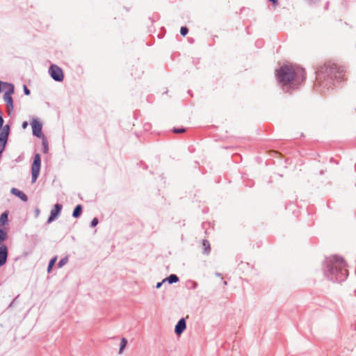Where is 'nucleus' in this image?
I'll return each mask as SVG.
<instances>
[{
	"mask_svg": "<svg viewBox=\"0 0 356 356\" xmlns=\"http://www.w3.org/2000/svg\"><path fill=\"white\" fill-rule=\"evenodd\" d=\"M277 76L282 85H298L305 81V72L300 67L286 65L277 70Z\"/></svg>",
	"mask_w": 356,
	"mask_h": 356,
	"instance_id": "nucleus-1",
	"label": "nucleus"
},
{
	"mask_svg": "<svg viewBox=\"0 0 356 356\" xmlns=\"http://www.w3.org/2000/svg\"><path fill=\"white\" fill-rule=\"evenodd\" d=\"M329 266L331 273H334L337 270H344V274H346L347 273V270L346 269V262L343 261L342 258L337 255H333L329 258Z\"/></svg>",
	"mask_w": 356,
	"mask_h": 356,
	"instance_id": "nucleus-2",
	"label": "nucleus"
},
{
	"mask_svg": "<svg viewBox=\"0 0 356 356\" xmlns=\"http://www.w3.org/2000/svg\"><path fill=\"white\" fill-rule=\"evenodd\" d=\"M41 159L39 154L34 156L33 162L31 166L32 182L35 183L37 180L40 170Z\"/></svg>",
	"mask_w": 356,
	"mask_h": 356,
	"instance_id": "nucleus-3",
	"label": "nucleus"
},
{
	"mask_svg": "<svg viewBox=\"0 0 356 356\" xmlns=\"http://www.w3.org/2000/svg\"><path fill=\"white\" fill-rule=\"evenodd\" d=\"M49 72L51 76L57 81H61L63 80L64 76L61 68L56 65H51L49 67Z\"/></svg>",
	"mask_w": 356,
	"mask_h": 356,
	"instance_id": "nucleus-4",
	"label": "nucleus"
},
{
	"mask_svg": "<svg viewBox=\"0 0 356 356\" xmlns=\"http://www.w3.org/2000/svg\"><path fill=\"white\" fill-rule=\"evenodd\" d=\"M14 90L13 88L10 89L8 91L5 92L3 95V99L7 105L8 111H12L13 109V102L11 97V95L13 93Z\"/></svg>",
	"mask_w": 356,
	"mask_h": 356,
	"instance_id": "nucleus-5",
	"label": "nucleus"
},
{
	"mask_svg": "<svg viewBox=\"0 0 356 356\" xmlns=\"http://www.w3.org/2000/svg\"><path fill=\"white\" fill-rule=\"evenodd\" d=\"M31 126L33 135L39 138L42 137V132L41 123L37 120H33L31 122Z\"/></svg>",
	"mask_w": 356,
	"mask_h": 356,
	"instance_id": "nucleus-6",
	"label": "nucleus"
},
{
	"mask_svg": "<svg viewBox=\"0 0 356 356\" xmlns=\"http://www.w3.org/2000/svg\"><path fill=\"white\" fill-rule=\"evenodd\" d=\"M62 209V205L56 204L54 205V209L51 211L50 216L48 219V223L51 222L60 214Z\"/></svg>",
	"mask_w": 356,
	"mask_h": 356,
	"instance_id": "nucleus-7",
	"label": "nucleus"
},
{
	"mask_svg": "<svg viewBox=\"0 0 356 356\" xmlns=\"http://www.w3.org/2000/svg\"><path fill=\"white\" fill-rule=\"evenodd\" d=\"M8 257V249L6 245L0 247V266L6 264Z\"/></svg>",
	"mask_w": 356,
	"mask_h": 356,
	"instance_id": "nucleus-8",
	"label": "nucleus"
},
{
	"mask_svg": "<svg viewBox=\"0 0 356 356\" xmlns=\"http://www.w3.org/2000/svg\"><path fill=\"white\" fill-rule=\"evenodd\" d=\"M186 329V321L184 318L179 321L175 326V332L177 335H180Z\"/></svg>",
	"mask_w": 356,
	"mask_h": 356,
	"instance_id": "nucleus-9",
	"label": "nucleus"
},
{
	"mask_svg": "<svg viewBox=\"0 0 356 356\" xmlns=\"http://www.w3.org/2000/svg\"><path fill=\"white\" fill-rule=\"evenodd\" d=\"M11 193L13 195L19 197L24 202H26L28 200V197H27L26 195L24 193H23L22 191L18 190L17 188H13L11 189Z\"/></svg>",
	"mask_w": 356,
	"mask_h": 356,
	"instance_id": "nucleus-10",
	"label": "nucleus"
},
{
	"mask_svg": "<svg viewBox=\"0 0 356 356\" xmlns=\"http://www.w3.org/2000/svg\"><path fill=\"white\" fill-rule=\"evenodd\" d=\"M202 246L203 253L208 254L210 252V250H211L210 243H209L208 241L203 240Z\"/></svg>",
	"mask_w": 356,
	"mask_h": 356,
	"instance_id": "nucleus-11",
	"label": "nucleus"
},
{
	"mask_svg": "<svg viewBox=\"0 0 356 356\" xmlns=\"http://www.w3.org/2000/svg\"><path fill=\"white\" fill-rule=\"evenodd\" d=\"M165 281L168 282V283H170V284L175 283L179 281V277L176 275L172 274L168 277H167L163 280V282H165Z\"/></svg>",
	"mask_w": 356,
	"mask_h": 356,
	"instance_id": "nucleus-12",
	"label": "nucleus"
},
{
	"mask_svg": "<svg viewBox=\"0 0 356 356\" xmlns=\"http://www.w3.org/2000/svg\"><path fill=\"white\" fill-rule=\"evenodd\" d=\"M81 211H82V207H81V205H80V204L77 205L75 207V209H74V211H73V213H72L73 217H74V218L79 217V216L81 213Z\"/></svg>",
	"mask_w": 356,
	"mask_h": 356,
	"instance_id": "nucleus-13",
	"label": "nucleus"
},
{
	"mask_svg": "<svg viewBox=\"0 0 356 356\" xmlns=\"http://www.w3.org/2000/svg\"><path fill=\"white\" fill-rule=\"evenodd\" d=\"M127 344V340L125 338H122L120 342V347L119 353L121 354Z\"/></svg>",
	"mask_w": 356,
	"mask_h": 356,
	"instance_id": "nucleus-14",
	"label": "nucleus"
},
{
	"mask_svg": "<svg viewBox=\"0 0 356 356\" xmlns=\"http://www.w3.org/2000/svg\"><path fill=\"white\" fill-rule=\"evenodd\" d=\"M56 261H57L56 257H55L52 259H51V261H49V264L48 269H47L48 273H49L51 270V268L54 266Z\"/></svg>",
	"mask_w": 356,
	"mask_h": 356,
	"instance_id": "nucleus-15",
	"label": "nucleus"
},
{
	"mask_svg": "<svg viewBox=\"0 0 356 356\" xmlns=\"http://www.w3.org/2000/svg\"><path fill=\"white\" fill-rule=\"evenodd\" d=\"M67 261H68V259H67V257L62 259L58 262V267H59V268L63 267L64 265H65V264L67 263Z\"/></svg>",
	"mask_w": 356,
	"mask_h": 356,
	"instance_id": "nucleus-16",
	"label": "nucleus"
},
{
	"mask_svg": "<svg viewBox=\"0 0 356 356\" xmlns=\"http://www.w3.org/2000/svg\"><path fill=\"white\" fill-rule=\"evenodd\" d=\"M188 29L185 26H182L180 29V33L183 36H185L188 33Z\"/></svg>",
	"mask_w": 356,
	"mask_h": 356,
	"instance_id": "nucleus-17",
	"label": "nucleus"
},
{
	"mask_svg": "<svg viewBox=\"0 0 356 356\" xmlns=\"http://www.w3.org/2000/svg\"><path fill=\"white\" fill-rule=\"evenodd\" d=\"M42 145H43V147H44V152L45 153L47 152V151H48V144H47V141L44 138H43V140H42Z\"/></svg>",
	"mask_w": 356,
	"mask_h": 356,
	"instance_id": "nucleus-18",
	"label": "nucleus"
},
{
	"mask_svg": "<svg viewBox=\"0 0 356 356\" xmlns=\"http://www.w3.org/2000/svg\"><path fill=\"white\" fill-rule=\"evenodd\" d=\"M186 131V129L184 128H179V129H174L173 132L175 134H181L184 133Z\"/></svg>",
	"mask_w": 356,
	"mask_h": 356,
	"instance_id": "nucleus-19",
	"label": "nucleus"
},
{
	"mask_svg": "<svg viewBox=\"0 0 356 356\" xmlns=\"http://www.w3.org/2000/svg\"><path fill=\"white\" fill-rule=\"evenodd\" d=\"M98 224L97 218H95L91 222V227H94Z\"/></svg>",
	"mask_w": 356,
	"mask_h": 356,
	"instance_id": "nucleus-20",
	"label": "nucleus"
},
{
	"mask_svg": "<svg viewBox=\"0 0 356 356\" xmlns=\"http://www.w3.org/2000/svg\"><path fill=\"white\" fill-rule=\"evenodd\" d=\"M24 91L25 95H30V90L28 89V88L26 86H24Z\"/></svg>",
	"mask_w": 356,
	"mask_h": 356,
	"instance_id": "nucleus-21",
	"label": "nucleus"
},
{
	"mask_svg": "<svg viewBox=\"0 0 356 356\" xmlns=\"http://www.w3.org/2000/svg\"><path fill=\"white\" fill-rule=\"evenodd\" d=\"M163 282H163V281L161 282H158L157 284H156V288L157 289L160 288Z\"/></svg>",
	"mask_w": 356,
	"mask_h": 356,
	"instance_id": "nucleus-22",
	"label": "nucleus"
},
{
	"mask_svg": "<svg viewBox=\"0 0 356 356\" xmlns=\"http://www.w3.org/2000/svg\"><path fill=\"white\" fill-rule=\"evenodd\" d=\"M269 1H271L274 6H276L277 3V0H269Z\"/></svg>",
	"mask_w": 356,
	"mask_h": 356,
	"instance_id": "nucleus-23",
	"label": "nucleus"
},
{
	"mask_svg": "<svg viewBox=\"0 0 356 356\" xmlns=\"http://www.w3.org/2000/svg\"><path fill=\"white\" fill-rule=\"evenodd\" d=\"M27 125H28L27 122H23V124H22V127H23L24 129H25V128H26Z\"/></svg>",
	"mask_w": 356,
	"mask_h": 356,
	"instance_id": "nucleus-24",
	"label": "nucleus"
}]
</instances>
